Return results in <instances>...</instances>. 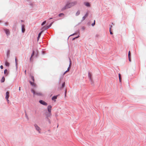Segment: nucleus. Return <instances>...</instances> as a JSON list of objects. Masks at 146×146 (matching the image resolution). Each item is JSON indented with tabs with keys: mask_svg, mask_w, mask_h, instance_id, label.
<instances>
[{
	"mask_svg": "<svg viewBox=\"0 0 146 146\" xmlns=\"http://www.w3.org/2000/svg\"><path fill=\"white\" fill-rule=\"evenodd\" d=\"M77 3V1H74L71 2H68L66 5L62 8L61 10L62 11H64L76 5Z\"/></svg>",
	"mask_w": 146,
	"mask_h": 146,
	"instance_id": "f257e3e1",
	"label": "nucleus"
},
{
	"mask_svg": "<svg viewBox=\"0 0 146 146\" xmlns=\"http://www.w3.org/2000/svg\"><path fill=\"white\" fill-rule=\"evenodd\" d=\"M31 92L33 93L34 95H37L38 96H41L42 94L40 92H36L34 90H32Z\"/></svg>",
	"mask_w": 146,
	"mask_h": 146,
	"instance_id": "f03ea898",
	"label": "nucleus"
},
{
	"mask_svg": "<svg viewBox=\"0 0 146 146\" xmlns=\"http://www.w3.org/2000/svg\"><path fill=\"white\" fill-rule=\"evenodd\" d=\"M39 102L40 104L44 105L47 106V104L46 102L42 100H40Z\"/></svg>",
	"mask_w": 146,
	"mask_h": 146,
	"instance_id": "7ed1b4c3",
	"label": "nucleus"
},
{
	"mask_svg": "<svg viewBox=\"0 0 146 146\" xmlns=\"http://www.w3.org/2000/svg\"><path fill=\"white\" fill-rule=\"evenodd\" d=\"M35 126L36 130L40 133V128L38 127L36 125H35Z\"/></svg>",
	"mask_w": 146,
	"mask_h": 146,
	"instance_id": "20e7f679",
	"label": "nucleus"
},
{
	"mask_svg": "<svg viewBox=\"0 0 146 146\" xmlns=\"http://www.w3.org/2000/svg\"><path fill=\"white\" fill-rule=\"evenodd\" d=\"M51 108L52 106L50 105L48 106L47 107L49 113H50L51 112Z\"/></svg>",
	"mask_w": 146,
	"mask_h": 146,
	"instance_id": "39448f33",
	"label": "nucleus"
},
{
	"mask_svg": "<svg viewBox=\"0 0 146 146\" xmlns=\"http://www.w3.org/2000/svg\"><path fill=\"white\" fill-rule=\"evenodd\" d=\"M5 31L6 35H9L10 34V32L9 31L8 29H5Z\"/></svg>",
	"mask_w": 146,
	"mask_h": 146,
	"instance_id": "423d86ee",
	"label": "nucleus"
},
{
	"mask_svg": "<svg viewBox=\"0 0 146 146\" xmlns=\"http://www.w3.org/2000/svg\"><path fill=\"white\" fill-rule=\"evenodd\" d=\"M88 76L89 77V78L90 79V80L91 81H92V74L90 72H89L88 73Z\"/></svg>",
	"mask_w": 146,
	"mask_h": 146,
	"instance_id": "0eeeda50",
	"label": "nucleus"
},
{
	"mask_svg": "<svg viewBox=\"0 0 146 146\" xmlns=\"http://www.w3.org/2000/svg\"><path fill=\"white\" fill-rule=\"evenodd\" d=\"M30 83L34 87H36V85L35 84L33 81V82H31V81H30Z\"/></svg>",
	"mask_w": 146,
	"mask_h": 146,
	"instance_id": "6e6552de",
	"label": "nucleus"
},
{
	"mask_svg": "<svg viewBox=\"0 0 146 146\" xmlns=\"http://www.w3.org/2000/svg\"><path fill=\"white\" fill-rule=\"evenodd\" d=\"M9 93L7 91L6 92V97H5L6 99H8L9 98Z\"/></svg>",
	"mask_w": 146,
	"mask_h": 146,
	"instance_id": "1a4fd4ad",
	"label": "nucleus"
},
{
	"mask_svg": "<svg viewBox=\"0 0 146 146\" xmlns=\"http://www.w3.org/2000/svg\"><path fill=\"white\" fill-rule=\"evenodd\" d=\"M22 30L23 33H24L25 31V26L24 25H22Z\"/></svg>",
	"mask_w": 146,
	"mask_h": 146,
	"instance_id": "9d476101",
	"label": "nucleus"
},
{
	"mask_svg": "<svg viewBox=\"0 0 146 146\" xmlns=\"http://www.w3.org/2000/svg\"><path fill=\"white\" fill-rule=\"evenodd\" d=\"M52 23H53V22L51 23L48 26H47L46 27H45V29H48V28H49L52 25Z\"/></svg>",
	"mask_w": 146,
	"mask_h": 146,
	"instance_id": "9b49d317",
	"label": "nucleus"
},
{
	"mask_svg": "<svg viewBox=\"0 0 146 146\" xmlns=\"http://www.w3.org/2000/svg\"><path fill=\"white\" fill-rule=\"evenodd\" d=\"M85 5L87 7H90V6L89 3L88 2H86L84 3Z\"/></svg>",
	"mask_w": 146,
	"mask_h": 146,
	"instance_id": "f8f14e48",
	"label": "nucleus"
},
{
	"mask_svg": "<svg viewBox=\"0 0 146 146\" xmlns=\"http://www.w3.org/2000/svg\"><path fill=\"white\" fill-rule=\"evenodd\" d=\"M42 32H40L38 34V38H37V40L38 41V40L40 38V36L41 35V34H42Z\"/></svg>",
	"mask_w": 146,
	"mask_h": 146,
	"instance_id": "ddd939ff",
	"label": "nucleus"
},
{
	"mask_svg": "<svg viewBox=\"0 0 146 146\" xmlns=\"http://www.w3.org/2000/svg\"><path fill=\"white\" fill-rule=\"evenodd\" d=\"M5 65L6 66H9V63L7 61H6L5 62Z\"/></svg>",
	"mask_w": 146,
	"mask_h": 146,
	"instance_id": "4468645a",
	"label": "nucleus"
},
{
	"mask_svg": "<svg viewBox=\"0 0 146 146\" xmlns=\"http://www.w3.org/2000/svg\"><path fill=\"white\" fill-rule=\"evenodd\" d=\"M34 54V51H33V53H32V54H31V56L30 59L31 61V60H32V57L33 56Z\"/></svg>",
	"mask_w": 146,
	"mask_h": 146,
	"instance_id": "2eb2a0df",
	"label": "nucleus"
},
{
	"mask_svg": "<svg viewBox=\"0 0 146 146\" xmlns=\"http://www.w3.org/2000/svg\"><path fill=\"white\" fill-rule=\"evenodd\" d=\"M57 96H53L52 98V100H55L56 99H57Z\"/></svg>",
	"mask_w": 146,
	"mask_h": 146,
	"instance_id": "dca6fc26",
	"label": "nucleus"
},
{
	"mask_svg": "<svg viewBox=\"0 0 146 146\" xmlns=\"http://www.w3.org/2000/svg\"><path fill=\"white\" fill-rule=\"evenodd\" d=\"M80 13V11L79 10H78L77 12L76 13V15L77 16H78Z\"/></svg>",
	"mask_w": 146,
	"mask_h": 146,
	"instance_id": "f3484780",
	"label": "nucleus"
},
{
	"mask_svg": "<svg viewBox=\"0 0 146 146\" xmlns=\"http://www.w3.org/2000/svg\"><path fill=\"white\" fill-rule=\"evenodd\" d=\"M5 78L4 77H3L1 79V82H3L5 81Z\"/></svg>",
	"mask_w": 146,
	"mask_h": 146,
	"instance_id": "a211bd4d",
	"label": "nucleus"
},
{
	"mask_svg": "<svg viewBox=\"0 0 146 146\" xmlns=\"http://www.w3.org/2000/svg\"><path fill=\"white\" fill-rule=\"evenodd\" d=\"M119 78L120 82H121V74H119Z\"/></svg>",
	"mask_w": 146,
	"mask_h": 146,
	"instance_id": "6ab92c4d",
	"label": "nucleus"
},
{
	"mask_svg": "<svg viewBox=\"0 0 146 146\" xmlns=\"http://www.w3.org/2000/svg\"><path fill=\"white\" fill-rule=\"evenodd\" d=\"M51 115V113H49L48 114H47V117H50Z\"/></svg>",
	"mask_w": 146,
	"mask_h": 146,
	"instance_id": "aec40b11",
	"label": "nucleus"
},
{
	"mask_svg": "<svg viewBox=\"0 0 146 146\" xmlns=\"http://www.w3.org/2000/svg\"><path fill=\"white\" fill-rule=\"evenodd\" d=\"M31 78L33 82L35 81V79L34 77L33 76H31Z\"/></svg>",
	"mask_w": 146,
	"mask_h": 146,
	"instance_id": "412c9836",
	"label": "nucleus"
},
{
	"mask_svg": "<svg viewBox=\"0 0 146 146\" xmlns=\"http://www.w3.org/2000/svg\"><path fill=\"white\" fill-rule=\"evenodd\" d=\"M128 55V57H131L130 51H129V52Z\"/></svg>",
	"mask_w": 146,
	"mask_h": 146,
	"instance_id": "4be33fe9",
	"label": "nucleus"
},
{
	"mask_svg": "<svg viewBox=\"0 0 146 146\" xmlns=\"http://www.w3.org/2000/svg\"><path fill=\"white\" fill-rule=\"evenodd\" d=\"M58 15L59 17H61L62 16L64 15V14L63 13H60Z\"/></svg>",
	"mask_w": 146,
	"mask_h": 146,
	"instance_id": "5701e85b",
	"label": "nucleus"
},
{
	"mask_svg": "<svg viewBox=\"0 0 146 146\" xmlns=\"http://www.w3.org/2000/svg\"><path fill=\"white\" fill-rule=\"evenodd\" d=\"M46 23V21H44L42 23V24H41V25L42 26L43 25H44V24H45Z\"/></svg>",
	"mask_w": 146,
	"mask_h": 146,
	"instance_id": "b1692460",
	"label": "nucleus"
},
{
	"mask_svg": "<svg viewBox=\"0 0 146 146\" xmlns=\"http://www.w3.org/2000/svg\"><path fill=\"white\" fill-rule=\"evenodd\" d=\"M65 85V82H64V83L62 84V87H61V88H63V87H64V86Z\"/></svg>",
	"mask_w": 146,
	"mask_h": 146,
	"instance_id": "393cba45",
	"label": "nucleus"
},
{
	"mask_svg": "<svg viewBox=\"0 0 146 146\" xmlns=\"http://www.w3.org/2000/svg\"><path fill=\"white\" fill-rule=\"evenodd\" d=\"M15 61L16 65V66H17V61L16 58H15Z\"/></svg>",
	"mask_w": 146,
	"mask_h": 146,
	"instance_id": "a878e982",
	"label": "nucleus"
},
{
	"mask_svg": "<svg viewBox=\"0 0 146 146\" xmlns=\"http://www.w3.org/2000/svg\"><path fill=\"white\" fill-rule=\"evenodd\" d=\"M70 64H69V67H70L71 65V61L70 59Z\"/></svg>",
	"mask_w": 146,
	"mask_h": 146,
	"instance_id": "bb28decb",
	"label": "nucleus"
},
{
	"mask_svg": "<svg viewBox=\"0 0 146 146\" xmlns=\"http://www.w3.org/2000/svg\"><path fill=\"white\" fill-rule=\"evenodd\" d=\"M95 24V21L94 20V23L92 24V26H94Z\"/></svg>",
	"mask_w": 146,
	"mask_h": 146,
	"instance_id": "cd10ccee",
	"label": "nucleus"
},
{
	"mask_svg": "<svg viewBox=\"0 0 146 146\" xmlns=\"http://www.w3.org/2000/svg\"><path fill=\"white\" fill-rule=\"evenodd\" d=\"M7 72V69H5L4 71V73L5 74H6Z\"/></svg>",
	"mask_w": 146,
	"mask_h": 146,
	"instance_id": "c85d7f7f",
	"label": "nucleus"
},
{
	"mask_svg": "<svg viewBox=\"0 0 146 146\" xmlns=\"http://www.w3.org/2000/svg\"><path fill=\"white\" fill-rule=\"evenodd\" d=\"M88 13H86V14L85 15V16H85L86 17L88 16Z\"/></svg>",
	"mask_w": 146,
	"mask_h": 146,
	"instance_id": "c756f323",
	"label": "nucleus"
},
{
	"mask_svg": "<svg viewBox=\"0 0 146 146\" xmlns=\"http://www.w3.org/2000/svg\"><path fill=\"white\" fill-rule=\"evenodd\" d=\"M129 61V62H131V57H128Z\"/></svg>",
	"mask_w": 146,
	"mask_h": 146,
	"instance_id": "7c9ffc66",
	"label": "nucleus"
},
{
	"mask_svg": "<svg viewBox=\"0 0 146 146\" xmlns=\"http://www.w3.org/2000/svg\"><path fill=\"white\" fill-rule=\"evenodd\" d=\"M110 34L111 35H112L113 34V33L111 31V28H110Z\"/></svg>",
	"mask_w": 146,
	"mask_h": 146,
	"instance_id": "2f4dec72",
	"label": "nucleus"
},
{
	"mask_svg": "<svg viewBox=\"0 0 146 146\" xmlns=\"http://www.w3.org/2000/svg\"><path fill=\"white\" fill-rule=\"evenodd\" d=\"M86 17L85 16H84L83 18H82V20H84L85 19H86Z\"/></svg>",
	"mask_w": 146,
	"mask_h": 146,
	"instance_id": "473e14b6",
	"label": "nucleus"
},
{
	"mask_svg": "<svg viewBox=\"0 0 146 146\" xmlns=\"http://www.w3.org/2000/svg\"><path fill=\"white\" fill-rule=\"evenodd\" d=\"M0 68L1 69H3V67L2 65H1L0 66Z\"/></svg>",
	"mask_w": 146,
	"mask_h": 146,
	"instance_id": "72a5a7b5",
	"label": "nucleus"
},
{
	"mask_svg": "<svg viewBox=\"0 0 146 146\" xmlns=\"http://www.w3.org/2000/svg\"><path fill=\"white\" fill-rule=\"evenodd\" d=\"M69 71H68V70L66 71L64 73V75L67 72H68Z\"/></svg>",
	"mask_w": 146,
	"mask_h": 146,
	"instance_id": "f704fd0d",
	"label": "nucleus"
},
{
	"mask_svg": "<svg viewBox=\"0 0 146 146\" xmlns=\"http://www.w3.org/2000/svg\"><path fill=\"white\" fill-rule=\"evenodd\" d=\"M70 67H69L67 69L68 71H69L70 69Z\"/></svg>",
	"mask_w": 146,
	"mask_h": 146,
	"instance_id": "c9c22d12",
	"label": "nucleus"
},
{
	"mask_svg": "<svg viewBox=\"0 0 146 146\" xmlns=\"http://www.w3.org/2000/svg\"><path fill=\"white\" fill-rule=\"evenodd\" d=\"M7 100V101L8 103H9V100H8V99H6Z\"/></svg>",
	"mask_w": 146,
	"mask_h": 146,
	"instance_id": "e433bc0d",
	"label": "nucleus"
},
{
	"mask_svg": "<svg viewBox=\"0 0 146 146\" xmlns=\"http://www.w3.org/2000/svg\"><path fill=\"white\" fill-rule=\"evenodd\" d=\"M66 90L65 92V96H66Z\"/></svg>",
	"mask_w": 146,
	"mask_h": 146,
	"instance_id": "4c0bfd02",
	"label": "nucleus"
},
{
	"mask_svg": "<svg viewBox=\"0 0 146 146\" xmlns=\"http://www.w3.org/2000/svg\"><path fill=\"white\" fill-rule=\"evenodd\" d=\"M20 90H21V87H19V91H20Z\"/></svg>",
	"mask_w": 146,
	"mask_h": 146,
	"instance_id": "58836bf2",
	"label": "nucleus"
},
{
	"mask_svg": "<svg viewBox=\"0 0 146 146\" xmlns=\"http://www.w3.org/2000/svg\"><path fill=\"white\" fill-rule=\"evenodd\" d=\"M26 70H25V74H26Z\"/></svg>",
	"mask_w": 146,
	"mask_h": 146,
	"instance_id": "ea45409f",
	"label": "nucleus"
},
{
	"mask_svg": "<svg viewBox=\"0 0 146 146\" xmlns=\"http://www.w3.org/2000/svg\"><path fill=\"white\" fill-rule=\"evenodd\" d=\"M112 26L111 25L110 28H111V29L112 28Z\"/></svg>",
	"mask_w": 146,
	"mask_h": 146,
	"instance_id": "a19ab883",
	"label": "nucleus"
},
{
	"mask_svg": "<svg viewBox=\"0 0 146 146\" xmlns=\"http://www.w3.org/2000/svg\"><path fill=\"white\" fill-rule=\"evenodd\" d=\"M79 36H78V37H76V38H78V37Z\"/></svg>",
	"mask_w": 146,
	"mask_h": 146,
	"instance_id": "79ce46f5",
	"label": "nucleus"
},
{
	"mask_svg": "<svg viewBox=\"0 0 146 146\" xmlns=\"http://www.w3.org/2000/svg\"><path fill=\"white\" fill-rule=\"evenodd\" d=\"M52 18H50L49 19H52Z\"/></svg>",
	"mask_w": 146,
	"mask_h": 146,
	"instance_id": "37998d69",
	"label": "nucleus"
}]
</instances>
